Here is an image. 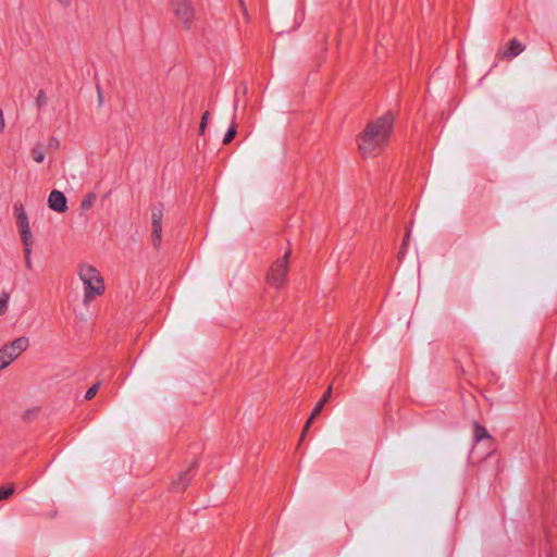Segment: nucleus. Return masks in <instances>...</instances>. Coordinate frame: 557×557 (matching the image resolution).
I'll list each match as a JSON object with an SVG mask.
<instances>
[{
  "instance_id": "20e7f679",
  "label": "nucleus",
  "mask_w": 557,
  "mask_h": 557,
  "mask_svg": "<svg viewBox=\"0 0 557 557\" xmlns=\"http://www.w3.org/2000/svg\"><path fill=\"white\" fill-rule=\"evenodd\" d=\"M13 211L17 232L24 247V252L29 255L34 245V234L28 213L23 205H15Z\"/></svg>"
},
{
  "instance_id": "423d86ee",
  "label": "nucleus",
  "mask_w": 557,
  "mask_h": 557,
  "mask_svg": "<svg viewBox=\"0 0 557 557\" xmlns=\"http://www.w3.org/2000/svg\"><path fill=\"white\" fill-rule=\"evenodd\" d=\"M7 352L8 357L14 362L20 356L25 352L29 347V338L27 336H18L3 346H1Z\"/></svg>"
},
{
  "instance_id": "39448f33",
  "label": "nucleus",
  "mask_w": 557,
  "mask_h": 557,
  "mask_svg": "<svg viewBox=\"0 0 557 557\" xmlns=\"http://www.w3.org/2000/svg\"><path fill=\"white\" fill-rule=\"evenodd\" d=\"M172 11L184 25H189L196 17V11L190 0H172Z\"/></svg>"
},
{
  "instance_id": "a211bd4d",
  "label": "nucleus",
  "mask_w": 557,
  "mask_h": 557,
  "mask_svg": "<svg viewBox=\"0 0 557 557\" xmlns=\"http://www.w3.org/2000/svg\"><path fill=\"white\" fill-rule=\"evenodd\" d=\"M207 116H208V113H206L202 117V121H201V124H200V132L203 133L205 132V128H206V125H207Z\"/></svg>"
},
{
  "instance_id": "f8f14e48",
  "label": "nucleus",
  "mask_w": 557,
  "mask_h": 557,
  "mask_svg": "<svg viewBox=\"0 0 557 557\" xmlns=\"http://www.w3.org/2000/svg\"><path fill=\"white\" fill-rule=\"evenodd\" d=\"M32 159L36 163H42L46 159V152L41 148H36L32 150Z\"/></svg>"
},
{
  "instance_id": "f03ea898",
  "label": "nucleus",
  "mask_w": 557,
  "mask_h": 557,
  "mask_svg": "<svg viewBox=\"0 0 557 557\" xmlns=\"http://www.w3.org/2000/svg\"><path fill=\"white\" fill-rule=\"evenodd\" d=\"M76 272L83 284L84 299L86 301H91L104 293V278L96 265L90 262H81L77 265Z\"/></svg>"
},
{
  "instance_id": "f257e3e1",
  "label": "nucleus",
  "mask_w": 557,
  "mask_h": 557,
  "mask_svg": "<svg viewBox=\"0 0 557 557\" xmlns=\"http://www.w3.org/2000/svg\"><path fill=\"white\" fill-rule=\"evenodd\" d=\"M394 125L395 116L389 112L369 120L355 137L359 159L369 162L383 154L388 146Z\"/></svg>"
},
{
  "instance_id": "1a4fd4ad",
  "label": "nucleus",
  "mask_w": 557,
  "mask_h": 557,
  "mask_svg": "<svg viewBox=\"0 0 557 557\" xmlns=\"http://www.w3.org/2000/svg\"><path fill=\"white\" fill-rule=\"evenodd\" d=\"M473 440L475 442L487 441L490 444L495 443V438L488 433V431L484 426L480 424H475L473 428Z\"/></svg>"
},
{
  "instance_id": "9b49d317",
  "label": "nucleus",
  "mask_w": 557,
  "mask_h": 557,
  "mask_svg": "<svg viewBox=\"0 0 557 557\" xmlns=\"http://www.w3.org/2000/svg\"><path fill=\"white\" fill-rule=\"evenodd\" d=\"M162 213L161 212H154L152 214V226H153V233L157 237L161 236V230H162Z\"/></svg>"
},
{
  "instance_id": "0eeeda50",
  "label": "nucleus",
  "mask_w": 557,
  "mask_h": 557,
  "mask_svg": "<svg viewBox=\"0 0 557 557\" xmlns=\"http://www.w3.org/2000/svg\"><path fill=\"white\" fill-rule=\"evenodd\" d=\"M524 50V46L518 39H511L505 44L499 52L498 57L502 60H511Z\"/></svg>"
},
{
  "instance_id": "ddd939ff",
  "label": "nucleus",
  "mask_w": 557,
  "mask_h": 557,
  "mask_svg": "<svg viewBox=\"0 0 557 557\" xmlns=\"http://www.w3.org/2000/svg\"><path fill=\"white\" fill-rule=\"evenodd\" d=\"M12 363L13 362L8 357L7 352L3 350L2 347H0V371L7 369Z\"/></svg>"
},
{
  "instance_id": "4468645a",
  "label": "nucleus",
  "mask_w": 557,
  "mask_h": 557,
  "mask_svg": "<svg viewBox=\"0 0 557 557\" xmlns=\"http://www.w3.org/2000/svg\"><path fill=\"white\" fill-rule=\"evenodd\" d=\"M9 296L3 294L0 296V317L3 315L8 310Z\"/></svg>"
},
{
  "instance_id": "7ed1b4c3",
  "label": "nucleus",
  "mask_w": 557,
  "mask_h": 557,
  "mask_svg": "<svg viewBox=\"0 0 557 557\" xmlns=\"http://www.w3.org/2000/svg\"><path fill=\"white\" fill-rule=\"evenodd\" d=\"M289 263L290 250H287L270 265L265 274V284L269 288L280 290L286 286Z\"/></svg>"
},
{
  "instance_id": "2eb2a0df",
  "label": "nucleus",
  "mask_w": 557,
  "mask_h": 557,
  "mask_svg": "<svg viewBox=\"0 0 557 557\" xmlns=\"http://www.w3.org/2000/svg\"><path fill=\"white\" fill-rule=\"evenodd\" d=\"M235 136H236V126L232 125L223 139V144L224 145L230 144L234 139Z\"/></svg>"
},
{
  "instance_id": "6e6552de",
  "label": "nucleus",
  "mask_w": 557,
  "mask_h": 557,
  "mask_svg": "<svg viewBox=\"0 0 557 557\" xmlns=\"http://www.w3.org/2000/svg\"><path fill=\"white\" fill-rule=\"evenodd\" d=\"M48 207L57 213H64L67 210L66 197L60 190H52L48 196Z\"/></svg>"
},
{
  "instance_id": "aec40b11",
  "label": "nucleus",
  "mask_w": 557,
  "mask_h": 557,
  "mask_svg": "<svg viewBox=\"0 0 557 557\" xmlns=\"http://www.w3.org/2000/svg\"><path fill=\"white\" fill-rule=\"evenodd\" d=\"M58 1H59V2H61V3H63V4H65V3H67V2H69V0H58Z\"/></svg>"
},
{
  "instance_id": "f3484780",
  "label": "nucleus",
  "mask_w": 557,
  "mask_h": 557,
  "mask_svg": "<svg viewBox=\"0 0 557 557\" xmlns=\"http://www.w3.org/2000/svg\"><path fill=\"white\" fill-rule=\"evenodd\" d=\"M97 386H92L91 388H89L86 393V398L91 399L97 394Z\"/></svg>"
},
{
  "instance_id": "dca6fc26",
  "label": "nucleus",
  "mask_w": 557,
  "mask_h": 557,
  "mask_svg": "<svg viewBox=\"0 0 557 557\" xmlns=\"http://www.w3.org/2000/svg\"><path fill=\"white\" fill-rule=\"evenodd\" d=\"M14 493L13 487H0V500L7 499Z\"/></svg>"
},
{
  "instance_id": "6ab92c4d",
  "label": "nucleus",
  "mask_w": 557,
  "mask_h": 557,
  "mask_svg": "<svg viewBox=\"0 0 557 557\" xmlns=\"http://www.w3.org/2000/svg\"><path fill=\"white\" fill-rule=\"evenodd\" d=\"M4 125H5V124H4V117H3L2 112H0V133H2V132H3V129H4Z\"/></svg>"
},
{
  "instance_id": "9d476101",
  "label": "nucleus",
  "mask_w": 557,
  "mask_h": 557,
  "mask_svg": "<svg viewBox=\"0 0 557 557\" xmlns=\"http://www.w3.org/2000/svg\"><path fill=\"white\" fill-rule=\"evenodd\" d=\"M331 395H332V387H329L327 391L325 392L324 396L322 397V399L317 404V406L313 409L309 420L307 421L306 430L310 426V424L312 423L313 419L321 412V410H322L323 406L325 405V403H327L329 399L331 398Z\"/></svg>"
}]
</instances>
